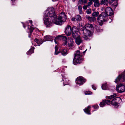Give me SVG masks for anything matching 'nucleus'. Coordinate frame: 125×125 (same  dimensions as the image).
Segmentation results:
<instances>
[{
	"label": "nucleus",
	"mask_w": 125,
	"mask_h": 125,
	"mask_svg": "<svg viewBox=\"0 0 125 125\" xmlns=\"http://www.w3.org/2000/svg\"><path fill=\"white\" fill-rule=\"evenodd\" d=\"M122 79L125 81V71L123 72L122 74Z\"/></svg>",
	"instance_id": "nucleus-33"
},
{
	"label": "nucleus",
	"mask_w": 125,
	"mask_h": 125,
	"mask_svg": "<svg viewBox=\"0 0 125 125\" xmlns=\"http://www.w3.org/2000/svg\"><path fill=\"white\" fill-rule=\"evenodd\" d=\"M93 106L94 109L97 108L99 107L97 105H94Z\"/></svg>",
	"instance_id": "nucleus-40"
},
{
	"label": "nucleus",
	"mask_w": 125,
	"mask_h": 125,
	"mask_svg": "<svg viewBox=\"0 0 125 125\" xmlns=\"http://www.w3.org/2000/svg\"><path fill=\"white\" fill-rule=\"evenodd\" d=\"M92 87L93 89L94 90H95L96 89V88L95 86H94V85H92Z\"/></svg>",
	"instance_id": "nucleus-41"
},
{
	"label": "nucleus",
	"mask_w": 125,
	"mask_h": 125,
	"mask_svg": "<svg viewBox=\"0 0 125 125\" xmlns=\"http://www.w3.org/2000/svg\"><path fill=\"white\" fill-rule=\"evenodd\" d=\"M93 26L92 24H88L82 28L83 31L82 36L85 40H86L89 39V37L92 36V33L91 30L93 28Z\"/></svg>",
	"instance_id": "nucleus-2"
},
{
	"label": "nucleus",
	"mask_w": 125,
	"mask_h": 125,
	"mask_svg": "<svg viewBox=\"0 0 125 125\" xmlns=\"http://www.w3.org/2000/svg\"><path fill=\"white\" fill-rule=\"evenodd\" d=\"M76 19L77 21H80L81 18V16L79 15H77L76 16Z\"/></svg>",
	"instance_id": "nucleus-26"
},
{
	"label": "nucleus",
	"mask_w": 125,
	"mask_h": 125,
	"mask_svg": "<svg viewBox=\"0 0 125 125\" xmlns=\"http://www.w3.org/2000/svg\"><path fill=\"white\" fill-rule=\"evenodd\" d=\"M87 50V49H86L85 51H84V52H83V53H84L86 52V51Z\"/></svg>",
	"instance_id": "nucleus-49"
},
{
	"label": "nucleus",
	"mask_w": 125,
	"mask_h": 125,
	"mask_svg": "<svg viewBox=\"0 0 125 125\" xmlns=\"http://www.w3.org/2000/svg\"><path fill=\"white\" fill-rule=\"evenodd\" d=\"M66 81H68V79H64V80H63V81L64 82Z\"/></svg>",
	"instance_id": "nucleus-46"
},
{
	"label": "nucleus",
	"mask_w": 125,
	"mask_h": 125,
	"mask_svg": "<svg viewBox=\"0 0 125 125\" xmlns=\"http://www.w3.org/2000/svg\"><path fill=\"white\" fill-rule=\"evenodd\" d=\"M62 54L64 56L66 55L67 54V51L66 49H63L61 52Z\"/></svg>",
	"instance_id": "nucleus-22"
},
{
	"label": "nucleus",
	"mask_w": 125,
	"mask_h": 125,
	"mask_svg": "<svg viewBox=\"0 0 125 125\" xmlns=\"http://www.w3.org/2000/svg\"><path fill=\"white\" fill-rule=\"evenodd\" d=\"M105 98L106 99H111L113 98L111 95L109 96H106L105 97Z\"/></svg>",
	"instance_id": "nucleus-36"
},
{
	"label": "nucleus",
	"mask_w": 125,
	"mask_h": 125,
	"mask_svg": "<svg viewBox=\"0 0 125 125\" xmlns=\"http://www.w3.org/2000/svg\"><path fill=\"white\" fill-rule=\"evenodd\" d=\"M110 3L111 4H112L113 6L116 7L118 3H117V1L116 0H114L113 2H111L110 1Z\"/></svg>",
	"instance_id": "nucleus-18"
},
{
	"label": "nucleus",
	"mask_w": 125,
	"mask_h": 125,
	"mask_svg": "<svg viewBox=\"0 0 125 125\" xmlns=\"http://www.w3.org/2000/svg\"><path fill=\"white\" fill-rule=\"evenodd\" d=\"M29 21H30V22L31 24L32 25V21L31 20H30Z\"/></svg>",
	"instance_id": "nucleus-45"
},
{
	"label": "nucleus",
	"mask_w": 125,
	"mask_h": 125,
	"mask_svg": "<svg viewBox=\"0 0 125 125\" xmlns=\"http://www.w3.org/2000/svg\"><path fill=\"white\" fill-rule=\"evenodd\" d=\"M108 3V0H102L100 2L101 5L104 4V5L107 6Z\"/></svg>",
	"instance_id": "nucleus-14"
},
{
	"label": "nucleus",
	"mask_w": 125,
	"mask_h": 125,
	"mask_svg": "<svg viewBox=\"0 0 125 125\" xmlns=\"http://www.w3.org/2000/svg\"><path fill=\"white\" fill-rule=\"evenodd\" d=\"M99 14L98 12L94 11L92 13V16L94 17H97Z\"/></svg>",
	"instance_id": "nucleus-24"
},
{
	"label": "nucleus",
	"mask_w": 125,
	"mask_h": 125,
	"mask_svg": "<svg viewBox=\"0 0 125 125\" xmlns=\"http://www.w3.org/2000/svg\"><path fill=\"white\" fill-rule=\"evenodd\" d=\"M12 1H15L16 0H11Z\"/></svg>",
	"instance_id": "nucleus-50"
},
{
	"label": "nucleus",
	"mask_w": 125,
	"mask_h": 125,
	"mask_svg": "<svg viewBox=\"0 0 125 125\" xmlns=\"http://www.w3.org/2000/svg\"><path fill=\"white\" fill-rule=\"evenodd\" d=\"M43 40L45 41H50L52 40L53 39L49 35H47L44 37Z\"/></svg>",
	"instance_id": "nucleus-12"
},
{
	"label": "nucleus",
	"mask_w": 125,
	"mask_h": 125,
	"mask_svg": "<svg viewBox=\"0 0 125 125\" xmlns=\"http://www.w3.org/2000/svg\"><path fill=\"white\" fill-rule=\"evenodd\" d=\"M82 53L79 50L75 52L74 57L73 60V63L75 65L80 63L81 62Z\"/></svg>",
	"instance_id": "nucleus-4"
},
{
	"label": "nucleus",
	"mask_w": 125,
	"mask_h": 125,
	"mask_svg": "<svg viewBox=\"0 0 125 125\" xmlns=\"http://www.w3.org/2000/svg\"><path fill=\"white\" fill-rule=\"evenodd\" d=\"M116 89V91L118 93L123 92L125 91V86L122 84H120L117 86Z\"/></svg>",
	"instance_id": "nucleus-7"
},
{
	"label": "nucleus",
	"mask_w": 125,
	"mask_h": 125,
	"mask_svg": "<svg viewBox=\"0 0 125 125\" xmlns=\"http://www.w3.org/2000/svg\"><path fill=\"white\" fill-rule=\"evenodd\" d=\"M107 83L103 84L102 86V89L105 90L107 89Z\"/></svg>",
	"instance_id": "nucleus-25"
},
{
	"label": "nucleus",
	"mask_w": 125,
	"mask_h": 125,
	"mask_svg": "<svg viewBox=\"0 0 125 125\" xmlns=\"http://www.w3.org/2000/svg\"><path fill=\"white\" fill-rule=\"evenodd\" d=\"M23 27H24V28H25V27H24V26H23Z\"/></svg>",
	"instance_id": "nucleus-52"
},
{
	"label": "nucleus",
	"mask_w": 125,
	"mask_h": 125,
	"mask_svg": "<svg viewBox=\"0 0 125 125\" xmlns=\"http://www.w3.org/2000/svg\"><path fill=\"white\" fill-rule=\"evenodd\" d=\"M104 102L105 104H107L108 105H109L110 104H111V101L109 100H104Z\"/></svg>",
	"instance_id": "nucleus-27"
},
{
	"label": "nucleus",
	"mask_w": 125,
	"mask_h": 125,
	"mask_svg": "<svg viewBox=\"0 0 125 125\" xmlns=\"http://www.w3.org/2000/svg\"><path fill=\"white\" fill-rule=\"evenodd\" d=\"M79 32H74L72 33V36L73 37L75 38L78 37V33Z\"/></svg>",
	"instance_id": "nucleus-20"
},
{
	"label": "nucleus",
	"mask_w": 125,
	"mask_h": 125,
	"mask_svg": "<svg viewBox=\"0 0 125 125\" xmlns=\"http://www.w3.org/2000/svg\"><path fill=\"white\" fill-rule=\"evenodd\" d=\"M34 41L35 42L38 44L40 45L42 44L43 42L42 40L41 39H35Z\"/></svg>",
	"instance_id": "nucleus-16"
},
{
	"label": "nucleus",
	"mask_w": 125,
	"mask_h": 125,
	"mask_svg": "<svg viewBox=\"0 0 125 125\" xmlns=\"http://www.w3.org/2000/svg\"><path fill=\"white\" fill-rule=\"evenodd\" d=\"M34 47H33L30 49L27 52V54L28 55H30L34 52Z\"/></svg>",
	"instance_id": "nucleus-17"
},
{
	"label": "nucleus",
	"mask_w": 125,
	"mask_h": 125,
	"mask_svg": "<svg viewBox=\"0 0 125 125\" xmlns=\"http://www.w3.org/2000/svg\"><path fill=\"white\" fill-rule=\"evenodd\" d=\"M82 47H81L80 48H79V49H82Z\"/></svg>",
	"instance_id": "nucleus-51"
},
{
	"label": "nucleus",
	"mask_w": 125,
	"mask_h": 125,
	"mask_svg": "<svg viewBox=\"0 0 125 125\" xmlns=\"http://www.w3.org/2000/svg\"><path fill=\"white\" fill-rule=\"evenodd\" d=\"M87 0H79L78 1V4H79V2L80 1L82 2V3H83L84 4H86L87 2Z\"/></svg>",
	"instance_id": "nucleus-31"
},
{
	"label": "nucleus",
	"mask_w": 125,
	"mask_h": 125,
	"mask_svg": "<svg viewBox=\"0 0 125 125\" xmlns=\"http://www.w3.org/2000/svg\"><path fill=\"white\" fill-rule=\"evenodd\" d=\"M76 19V18H75L74 17H73L72 19V21H75V19Z\"/></svg>",
	"instance_id": "nucleus-42"
},
{
	"label": "nucleus",
	"mask_w": 125,
	"mask_h": 125,
	"mask_svg": "<svg viewBox=\"0 0 125 125\" xmlns=\"http://www.w3.org/2000/svg\"><path fill=\"white\" fill-rule=\"evenodd\" d=\"M94 5L95 7H99L100 6V4L99 2H94Z\"/></svg>",
	"instance_id": "nucleus-28"
},
{
	"label": "nucleus",
	"mask_w": 125,
	"mask_h": 125,
	"mask_svg": "<svg viewBox=\"0 0 125 125\" xmlns=\"http://www.w3.org/2000/svg\"><path fill=\"white\" fill-rule=\"evenodd\" d=\"M55 55H57L59 53H60V52H57V51L58 50V48L56 46H55Z\"/></svg>",
	"instance_id": "nucleus-30"
},
{
	"label": "nucleus",
	"mask_w": 125,
	"mask_h": 125,
	"mask_svg": "<svg viewBox=\"0 0 125 125\" xmlns=\"http://www.w3.org/2000/svg\"><path fill=\"white\" fill-rule=\"evenodd\" d=\"M114 0H111V2H113Z\"/></svg>",
	"instance_id": "nucleus-47"
},
{
	"label": "nucleus",
	"mask_w": 125,
	"mask_h": 125,
	"mask_svg": "<svg viewBox=\"0 0 125 125\" xmlns=\"http://www.w3.org/2000/svg\"><path fill=\"white\" fill-rule=\"evenodd\" d=\"M83 42V41L82 39L80 36H78L75 38V42L78 45L82 43Z\"/></svg>",
	"instance_id": "nucleus-11"
},
{
	"label": "nucleus",
	"mask_w": 125,
	"mask_h": 125,
	"mask_svg": "<svg viewBox=\"0 0 125 125\" xmlns=\"http://www.w3.org/2000/svg\"><path fill=\"white\" fill-rule=\"evenodd\" d=\"M91 108V106H88L87 108L85 109H84V112L88 114H90V109Z\"/></svg>",
	"instance_id": "nucleus-15"
},
{
	"label": "nucleus",
	"mask_w": 125,
	"mask_h": 125,
	"mask_svg": "<svg viewBox=\"0 0 125 125\" xmlns=\"http://www.w3.org/2000/svg\"><path fill=\"white\" fill-rule=\"evenodd\" d=\"M105 105V103L104 101L103 100L102 102H101L100 104V105L101 107H103Z\"/></svg>",
	"instance_id": "nucleus-29"
},
{
	"label": "nucleus",
	"mask_w": 125,
	"mask_h": 125,
	"mask_svg": "<svg viewBox=\"0 0 125 125\" xmlns=\"http://www.w3.org/2000/svg\"><path fill=\"white\" fill-rule=\"evenodd\" d=\"M113 98L116 97V94H113L112 95H111Z\"/></svg>",
	"instance_id": "nucleus-39"
},
{
	"label": "nucleus",
	"mask_w": 125,
	"mask_h": 125,
	"mask_svg": "<svg viewBox=\"0 0 125 125\" xmlns=\"http://www.w3.org/2000/svg\"><path fill=\"white\" fill-rule=\"evenodd\" d=\"M89 0L90 2H92L93 1V0Z\"/></svg>",
	"instance_id": "nucleus-48"
},
{
	"label": "nucleus",
	"mask_w": 125,
	"mask_h": 125,
	"mask_svg": "<svg viewBox=\"0 0 125 125\" xmlns=\"http://www.w3.org/2000/svg\"><path fill=\"white\" fill-rule=\"evenodd\" d=\"M93 3V2H88L87 5L89 7V6H90Z\"/></svg>",
	"instance_id": "nucleus-37"
},
{
	"label": "nucleus",
	"mask_w": 125,
	"mask_h": 125,
	"mask_svg": "<svg viewBox=\"0 0 125 125\" xmlns=\"http://www.w3.org/2000/svg\"><path fill=\"white\" fill-rule=\"evenodd\" d=\"M92 94V93L90 91H86L85 92V94L86 95L91 94Z\"/></svg>",
	"instance_id": "nucleus-35"
},
{
	"label": "nucleus",
	"mask_w": 125,
	"mask_h": 125,
	"mask_svg": "<svg viewBox=\"0 0 125 125\" xmlns=\"http://www.w3.org/2000/svg\"><path fill=\"white\" fill-rule=\"evenodd\" d=\"M122 79V75H119L118 77H117L116 79L115 82L116 83H117V82H119L120 81L121 79Z\"/></svg>",
	"instance_id": "nucleus-19"
},
{
	"label": "nucleus",
	"mask_w": 125,
	"mask_h": 125,
	"mask_svg": "<svg viewBox=\"0 0 125 125\" xmlns=\"http://www.w3.org/2000/svg\"><path fill=\"white\" fill-rule=\"evenodd\" d=\"M120 99V98L119 97H117L116 98H114L112 101H111V104L112 105L116 106L117 104V103L115 101L117 100V99L119 100Z\"/></svg>",
	"instance_id": "nucleus-10"
},
{
	"label": "nucleus",
	"mask_w": 125,
	"mask_h": 125,
	"mask_svg": "<svg viewBox=\"0 0 125 125\" xmlns=\"http://www.w3.org/2000/svg\"><path fill=\"white\" fill-rule=\"evenodd\" d=\"M86 13L87 14H90L91 12V10L90 9L87 10L86 11Z\"/></svg>",
	"instance_id": "nucleus-34"
},
{
	"label": "nucleus",
	"mask_w": 125,
	"mask_h": 125,
	"mask_svg": "<svg viewBox=\"0 0 125 125\" xmlns=\"http://www.w3.org/2000/svg\"><path fill=\"white\" fill-rule=\"evenodd\" d=\"M78 10L79 11V13L81 14H83V11L82 10V7L81 6L79 5L78 7Z\"/></svg>",
	"instance_id": "nucleus-21"
},
{
	"label": "nucleus",
	"mask_w": 125,
	"mask_h": 125,
	"mask_svg": "<svg viewBox=\"0 0 125 125\" xmlns=\"http://www.w3.org/2000/svg\"><path fill=\"white\" fill-rule=\"evenodd\" d=\"M72 32L71 27L69 25H67L66 27L65 31V33L67 36H69L71 34Z\"/></svg>",
	"instance_id": "nucleus-9"
},
{
	"label": "nucleus",
	"mask_w": 125,
	"mask_h": 125,
	"mask_svg": "<svg viewBox=\"0 0 125 125\" xmlns=\"http://www.w3.org/2000/svg\"><path fill=\"white\" fill-rule=\"evenodd\" d=\"M105 13L107 16H111L113 14V12L112 9L110 7H107L105 9Z\"/></svg>",
	"instance_id": "nucleus-8"
},
{
	"label": "nucleus",
	"mask_w": 125,
	"mask_h": 125,
	"mask_svg": "<svg viewBox=\"0 0 125 125\" xmlns=\"http://www.w3.org/2000/svg\"><path fill=\"white\" fill-rule=\"evenodd\" d=\"M78 29L75 27H73L72 29V33L74 32H78Z\"/></svg>",
	"instance_id": "nucleus-23"
},
{
	"label": "nucleus",
	"mask_w": 125,
	"mask_h": 125,
	"mask_svg": "<svg viewBox=\"0 0 125 125\" xmlns=\"http://www.w3.org/2000/svg\"><path fill=\"white\" fill-rule=\"evenodd\" d=\"M108 16L104 12H102L98 17L97 21L100 25H102L103 23L107 21L108 19Z\"/></svg>",
	"instance_id": "nucleus-5"
},
{
	"label": "nucleus",
	"mask_w": 125,
	"mask_h": 125,
	"mask_svg": "<svg viewBox=\"0 0 125 125\" xmlns=\"http://www.w3.org/2000/svg\"><path fill=\"white\" fill-rule=\"evenodd\" d=\"M57 37H56L55 38V40H54L55 42V43H57V42H56V40H56H56H59V39H57L56 38ZM62 39V38H60V39Z\"/></svg>",
	"instance_id": "nucleus-44"
},
{
	"label": "nucleus",
	"mask_w": 125,
	"mask_h": 125,
	"mask_svg": "<svg viewBox=\"0 0 125 125\" xmlns=\"http://www.w3.org/2000/svg\"><path fill=\"white\" fill-rule=\"evenodd\" d=\"M86 81V80L84 79L82 77L80 76L78 77L76 79V83L77 85H82Z\"/></svg>",
	"instance_id": "nucleus-6"
},
{
	"label": "nucleus",
	"mask_w": 125,
	"mask_h": 125,
	"mask_svg": "<svg viewBox=\"0 0 125 125\" xmlns=\"http://www.w3.org/2000/svg\"><path fill=\"white\" fill-rule=\"evenodd\" d=\"M88 7L87 5H84L83 7V8L84 10H86L87 9V8Z\"/></svg>",
	"instance_id": "nucleus-38"
},
{
	"label": "nucleus",
	"mask_w": 125,
	"mask_h": 125,
	"mask_svg": "<svg viewBox=\"0 0 125 125\" xmlns=\"http://www.w3.org/2000/svg\"><path fill=\"white\" fill-rule=\"evenodd\" d=\"M85 17L90 21L91 22L94 21L96 20V18L94 17H91L86 16Z\"/></svg>",
	"instance_id": "nucleus-13"
},
{
	"label": "nucleus",
	"mask_w": 125,
	"mask_h": 125,
	"mask_svg": "<svg viewBox=\"0 0 125 125\" xmlns=\"http://www.w3.org/2000/svg\"><path fill=\"white\" fill-rule=\"evenodd\" d=\"M44 17V22L47 27L52 26V22L57 25H61L66 19V15L63 12L60 14L57 18L54 9L52 8L48 9L45 12Z\"/></svg>",
	"instance_id": "nucleus-1"
},
{
	"label": "nucleus",
	"mask_w": 125,
	"mask_h": 125,
	"mask_svg": "<svg viewBox=\"0 0 125 125\" xmlns=\"http://www.w3.org/2000/svg\"><path fill=\"white\" fill-rule=\"evenodd\" d=\"M93 1L94 2H99V0H93Z\"/></svg>",
	"instance_id": "nucleus-43"
},
{
	"label": "nucleus",
	"mask_w": 125,
	"mask_h": 125,
	"mask_svg": "<svg viewBox=\"0 0 125 125\" xmlns=\"http://www.w3.org/2000/svg\"><path fill=\"white\" fill-rule=\"evenodd\" d=\"M28 29H29L30 31L31 34V33L33 31V30L34 29L33 27L31 26L30 27V28L29 26H28Z\"/></svg>",
	"instance_id": "nucleus-32"
},
{
	"label": "nucleus",
	"mask_w": 125,
	"mask_h": 125,
	"mask_svg": "<svg viewBox=\"0 0 125 125\" xmlns=\"http://www.w3.org/2000/svg\"><path fill=\"white\" fill-rule=\"evenodd\" d=\"M60 38H62L63 41V45H66L68 46L70 48L73 47L74 45L73 43L74 42L73 41L72 39L70 37H69L68 39L69 41H68V43L67 44V39L66 37L65 36H59L56 38L57 39H60Z\"/></svg>",
	"instance_id": "nucleus-3"
}]
</instances>
